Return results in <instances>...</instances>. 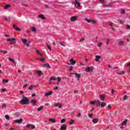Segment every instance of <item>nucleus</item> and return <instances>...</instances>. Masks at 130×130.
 <instances>
[{"mask_svg":"<svg viewBox=\"0 0 130 130\" xmlns=\"http://www.w3.org/2000/svg\"><path fill=\"white\" fill-rule=\"evenodd\" d=\"M19 103L22 105H27V104H29V100L26 96L22 95V99L19 102Z\"/></svg>","mask_w":130,"mask_h":130,"instance_id":"nucleus-1","label":"nucleus"},{"mask_svg":"<svg viewBox=\"0 0 130 130\" xmlns=\"http://www.w3.org/2000/svg\"><path fill=\"white\" fill-rule=\"evenodd\" d=\"M73 4H74L76 8H80V7H81V4H80V2H79L78 0H75L73 2Z\"/></svg>","mask_w":130,"mask_h":130,"instance_id":"nucleus-2","label":"nucleus"},{"mask_svg":"<svg viewBox=\"0 0 130 130\" xmlns=\"http://www.w3.org/2000/svg\"><path fill=\"white\" fill-rule=\"evenodd\" d=\"M70 75H75V77L77 78V80L80 81V79L81 78V74L77 73H71Z\"/></svg>","mask_w":130,"mask_h":130,"instance_id":"nucleus-3","label":"nucleus"},{"mask_svg":"<svg viewBox=\"0 0 130 130\" xmlns=\"http://www.w3.org/2000/svg\"><path fill=\"white\" fill-rule=\"evenodd\" d=\"M15 38H12V39H8L7 41L10 42V44H15L16 43V42H15Z\"/></svg>","mask_w":130,"mask_h":130,"instance_id":"nucleus-4","label":"nucleus"},{"mask_svg":"<svg viewBox=\"0 0 130 130\" xmlns=\"http://www.w3.org/2000/svg\"><path fill=\"white\" fill-rule=\"evenodd\" d=\"M22 121H23V119H20L14 120V122H15V123H22Z\"/></svg>","mask_w":130,"mask_h":130,"instance_id":"nucleus-5","label":"nucleus"},{"mask_svg":"<svg viewBox=\"0 0 130 130\" xmlns=\"http://www.w3.org/2000/svg\"><path fill=\"white\" fill-rule=\"evenodd\" d=\"M30 103H31V104H32V105L34 106V105H35L36 103H37V100H32L31 101H30Z\"/></svg>","mask_w":130,"mask_h":130,"instance_id":"nucleus-6","label":"nucleus"},{"mask_svg":"<svg viewBox=\"0 0 130 130\" xmlns=\"http://www.w3.org/2000/svg\"><path fill=\"white\" fill-rule=\"evenodd\" d=\"M67 126L66 124H63L60 127V130H67Z\"/></svg>","mask_w":130,"mask_h":130,"instance_id":"nucleus-7","label":"nucleus"},{"mask_svg":"<svg viewBox=\"0 0 130 130\" xmlns=\"http://www.w3.org/2000/svg\"><path fill=\"white\" fill-rule=\"evenodd\" d=\"M77 19V16H72L71 17L70 21H71V22H75V21H76Z\"/></svg>","mask_w":130,"mask_h":130,"instance_id":"nucleus-8","label":"nucleus"},{"mask_svg":"<svg viewBox=\"0 0 130 130\" xmlns=\"http://www.w3.org/2000/svg\"><path fill=\"white\" fill-rule=\"evenodd\" d=\"M70 62H71V64L72 66H75V64H76V61L74 60L73 59L70 60Z\"/></svg>","mask_w":130,"mask_h":130,"instance_id":"nucleus-9","label":"nucleus"},{"mask_svg":"<svg viewBox=\"0 0 130 130\" xmlns=\"http://www.w3.org/2000/svg\"><path fill=\"white\" fill-rule=\"evenodd\" d=\"M86 72H87V73H90V72H91V73H92V72H93V70H91V68L90 67H87L86 69Z\"/></svg>","mask_w":130,"mask_h":130,"instance_id":"nucleus-10","label":"nucleus"},{"mask_svg":"<svg viewBox=\"0 0 130 130\" xmlns=\"http://www.w3.org/2000/svg\"><path fill=\"white\" fill-rule=\"evenodd\" d=\"M13 28L14 29H15V30H16V31H21V29L19 28L18 27H17V26L16 25V24H14L13 25Z\"/></svg>","mask_w":130,"mask_h":130,"instance_id":"nucleus-11","label":"nucleus"},{"mask_svg":"<svg viewBox=\"0 0 130 130\" xmlns=\"http://www.w3.org/2000/svg\"><path fill=\"white\" fill-rule=\"evenodd\" d=\"M101 58V56L99 55H96L95 60V61H99V59H100Z\"/></svg>","mask_w":130,"mask_h":130,"instance_id":"nucleus-12","label":"nucleus"},{"mask_svg":"<svg viewBox=\"0 0 130 130\" xmlns=\"http://www.w3.org/2000/svg\"><path fill=\"white\" fill-rule=\"evenodd\" d=\"M50 95H52V91H49V92L45 93L46 97H47V96H50Z\"/></svg>","mask_w":130,"mask_h":130,"instance_id":"nucleus-13","label":"nucleus"},{"mask_svg":"<svg viewBox=\"0 0 130 130\" xmlns=\"http://www.w3.org/2000/svg\"><path fill=\"white\" fill-rule=\"evenodd\" d=\"M21 41L23 44H26L27 43V42H28V40L25 39H21Z\"/></svg>","mask_w":130,"mask_h":130,"instance_id":"nucleus-14","label":"nucleus"},{"mask_svg":"<svg viewBox=\"0 0 130 130\" xmlns=\"http://www.w3.org/2000/svg\"><path fill=\"white\" fill-rule=\"evenodd\" d=\"M43 67L44 68H48V69H50V68H51L48 63L44 64Z\"/></svg>","mask_w":130,"mask_h":130,"instance_id":"nucleus-15","label":"nucleus"},{"mask_svg":"<svg viewBox=\"0 0 130 130\" xmlns=\"http://www.w3.org/2000/svg\"><path fill=\"white\" fill-rule=\"evenodd\" d=\"M100 98L102 101H104V99H105V97L104 96V95L103 94H101L100 95Z\"/></svg>","mask_w":130,"mask_h":130,"instance_id":"nucleus-16","label":"nucleus"},{"mask_svg":"<svg viewBox=\"0 0 130 130\" xmlns=\"http://www.w3.org/2000/svg\"><path fill=\"white\" fill-rule=\"evenodd\" d=\"M39 18H41L42 20H45V17H44V15H38Z\"/></svg>","mask_w":130,"mask_h":130,"instance_id":"nucleus-17","label":"nucleus"},{"mask_svg":"<svg viewBox=\"0 0 130 130\" xmlns=\"http://www.w3.org/2000/svg\"><path fill=\"white\" fill-rule=\"evenodd\" d=\"M105 106H106V103L104 102H102L101 104V107L102 108H103V107H104Z\"/></svg>","mask_w":130,"mask_h":130,"instance_id":"nucleus-18","label":"nucleus"},{"mask_svg":"<svg viewBox=\"0 0 130 130\" xmlns=\"http://www.w3.org/2000/svg\"><path fill=\"white\" fill-rule=\"evenodd\" d=\"M92 122H93V123H97V122H98V119H97V118L93 119Z\"/></svg>","mask_w":130,"mask_h":130,"instance_id":"nucleus-19","label":"nucleus"},{"mask_svg":"<svg viewBox=\"0 0 130 130\" xmlns=\"http://www.w3.org/2000/svg\"><path fill=\"white\" fill-rule=\"evenodd\" d=\"M124 44V41H120L119 42V46H123Z\"/></svg>","mask_w":130,"mask_h":130,"instance_id":"nucleus-20","label":"nucleus"},{"mask_svg":"<svg viewBox=\"0 0 130 130\" xmlns=\"http://www.w3.org/2000/svg\"><path fill=\"white\" fill-rule=\"evenodd\" d=\"M55 107H59V108H61V107H62V106L61 105H60V104L57 103V104H56L55 105Z\"/></svg>","mask_w":130,"mask_h":130,"instance_id":"nucleus-21","label":"nucleus"},{"mask_svg":"<svg viewBox=\"0 0 130 130\" xmlns=\"http://www.w3.org/2000/svg\"><path fill=\"white\" fill-rule=\"evenodd\" d=\"M109 26L111 27V29H112L113 31H114L115 29L113 28V23H109Z\"/></svg>","mask_w":130,"mask_h":130,"instance_id":"nucleus-22","label":"nucleus"},{"mask_svg":"<svg viewBox=\"0 0 130 130\" xmlns=\"http://www.w3.org/2000/svg\"><path fill=\"white\" fill-rule=\"evenodd\" d=\"M127 99H128V96H127V95H124L123 97V100H124V101H125V100H127Z\"/></svg>","mask_w":130,"mask_h":130,"instance_id":"nucleus-23","label":"nucleus"},{"mask_svg":"<svg viewBox=\"0 0 130 130\" xmlns=\"http://www.w3.org/2000/svg\"><path fill=\"white\" fill-rule=\"evenodd\" d=\"M56 80H57V78H55V77H52L50 78V81H56Z\"/></svg>","mask_w":130,"mask_h":130,"instance_id":"nucleus-24","label":"nucleus"},{"mask_svg":"<svg viewBox=\"0 0 130 130\" xmlns=\"http://www.w3.org/2000/svg\"><path fill=\"white\" fill-rule=\"evenodd\" d=\"M127 124V120H124L122 123V125H126Z\"/></svg>","mask_w":130,"mask_h":130,"instance_id":"nucleus-25","label":"nucleus"},{"mask_svg":"<svg viewBox=\"0 0 130 130\" xmlns=\"http://www.w3.org/2000/svg\"><path fill=\"white\" fill-rule=\"evenodd\" d=\"M36 52H37L38 54H39V55H40L41 56V57L43 56V55H42V54L41 53L39 50H36Z\"/></svg>","mask_w":130,"mask_h":130,"instance_id":"nucleus-26","label":"nucleus"},{"mask_svg":"<svg viewBox=\"0 0 130 130\" xmlns=\"http://www.w3.org/2000/svg\"><path fill=\"white\" fill-rule=\"evenodd\" d=\"M10 7H11V5L8 4V5H6L5 6H4V9H5V10H7V9H9V8H10Z\"/></svg>","mask_w":130,"mask_h":130,"instance_id":"nucleus-27","label":"nucleus"},{"mask_svg":"<svg viewBox=\"0 0 130 130\" xmlns=\"http://www.w3.org/2000/svg\"><path fill=\"white\" fill-rule=\"evenodd\" d=\"M37 74H38L39 76L40 77L42 75V72L41 71H38L37 72Z\"/></svg>","mask_w":130,"mask_h":130,"instance_id":"nucleus-28","label":"nucleus"},{"mask_svg":"<svg viewBox=\"0 0 130 130\" xmlns=\"http://www.w3.org/2000/svg\"><path fill=\"white\" fill-rule=\"evenodd\" d=\"M49 121H51V122H52L53 123H55V119H54L51 118L49 119Z\"/></svg>","mask_w":130,"mask_h":130,"instance_id":"nucleus-29","label":"nucleus"},{"mask_svg":"<svg viewBox=\"0 0 130 130\" xmlns=\"http://www.w3.org/2000/svg\"><path fill=\"white\" fill-rule=\"evenodd\" d=\"M2 82H3V84H5V83H9V80H6V79H3Z\"/></svg>","mask_w":130,"mask_h":130,"instance_id":"nucleus-30","label":"nucleus"},{"mask_svg":"<svg viewBox=\"0 0 130 130\" xmlns=\"http://www.w3.org/2000/svg\"><path fill=\"white\" fill-rule=\"evenodd\" d=\"M31 30L32 32H36V27H32L31 28Z\"/></svg>","mask_w":130,"mask_h":130,"instance_id":"nucleus-31","label":"nucleus"},{"mask_svg":"<svg viewBox=\"0 0 130 130\" xmlns=\"http://www.w3.org/2000/svg\"><path fill=\"white\" fill-rule=\"evenodd\" d=\"M9 60H10V61H11V62H13L14 63H15V60H14V59L12 58H9Z\"/></svg>","mask_w":130,"mask_h":130,"instance_id":"nucleus-32","label":"nucleus"},{"mask_svg":"<svg viewBox=\"0 0 130 130\" xmlns=\"http://www.w3.org/2000/svg\"><path fill=\"white\" fill-rule=\"evenodd\" d=\"M46 45L47 47V48H48V49H49V50H51V47L50 46H49V45H48V44L46 43Z\"/></svg>","mask_w":130,"mask_h":130,"instance_id":"nucleus-33","label":"nucleus"},{"mask_svg":"<svg viewBox=\"0 0 130 130\" xmlns=\"http://www.w3.org/2000/svg\"><path fill=\"white\" fill-rule=\"evenodd\" d=\"M117 74H118V75H124V74H125V72L122 71V72H119V73H118Z\"/></svg>","mask_w":130,"mask_h":130,"instance_id":"nucleus-34","label":"nucleus"},{"mask_svg":"<svg viewBox=\"0 0 130 130\" xmlns=\"http://www.w3.org/2000/svg\"><path fill=\"white\" fill-rule=\"evenodd\" d=\"M57 80H58V83H57V85H58V83H60V81H61V79L60 78V77H58Z\"/></svg>","mask_w":130,"mask_h":130,"instance_id":"nucleus-35","label":"nucleus"},{"mask_svg":"<svg viewBox=\"0 0 130 130\" xmlns=\"http://www.w3.org/2000/svg\"><path fill=\"white\" fill-rule=\"evenodd\" d=\"M4 19H5V21H9V20L11 19V17H4Z\"/></svg>","mask_w":130,"mask_h":130,"instance_id":"nucleus-36","label":"nucleus"},{"mask_svg":"<svg viewBox=\"0 0 130 130\" xmlns=\"http://www.w3.org/2000/svg\"><path fill=\"white\" fill-rule=\"evenodd\" d=\"M42 109H43V107H42V106L38 108V111H41Z\"/></svg>","mask_w":130,"mask_h":130,"instance_id":"nucleus-37","label":"nucleus"},{"mask_svg":"<svg viewBox=\"0 0 130 130\" xmlns=\"http://www.w3.org/2000/svg\"><path fill=\"white\" fill-rule=\"evenodd\" d=\"M75 122V120H71L70 122V125H72V124H74V123Z\"/></svg>","mask_w":130,"mask_h":130,"instance_id":"nucleus-38","label":"nucleus"},{"mask_svg":"<svg viewBox=\"0 0 130 130\" xmlns=\"http://www.w3.org/2000/svg\"><path fill=\"white\" fill-rule=\"evenodd\" d=\"M5 118L6 119H7V120H9L10 119V116L8 115H5Z\"/></svg>","mask_w":130,"mask_h":130,"instance_id":"nucleus-39","label":"nucleus"},{"mask_svg":"<svg viewBox=\"0 0 130 130\" xmlns=\"http://www.w3.org/2000/svg\"><path fill=\"white\" fill-rule=\"evenodd\" d=\"M0 52H2V53H5V54L8 53V51L2 50H0Z\"/></svg>","mask_w":130,"mask_h":130,"instance_id":"nucleus-40","label":"nucleus"},{"mask_svg":"<svg viewBox=\"0 0 130 130\" xmlns=\"http://www.w3.org/2000/svg\"><path fill=\"white\" fill-rule=\"evenodd\" d=\"M85 20L87 22V23H91V20L88 19L87 18H85Z\"/></svg>","mask_w":130,"mask_h":130,"instance_id":"nucleus-41","label":"nucleus"},{"mask_svg":"<svg viewBox=\"0 0 130 130\" xmlns=\"http://www.w3.org/2000/svg\"><path fill=\"white\" fill-rule=\"evenodd\" d=\"M33 87H34V86L30 85V86L29 87H28V90H33Z\"/></svg>","mask_w":130,"mask_h":130,"instance_id":"nucleus-42","label":"nucleus"},{"mask_svg":"<svg viewBox=\"0 0 130 130\" xmlns=\"http://www.w3.org/2000/svg\"><path fill=\"white\" fill-rule=\"evenodd\" d=\"M126 29H127V30H129V29H130V25H128V24L126 25Z\"/></svg>","mask_w":130,"mask_h":130,"instance_id":"nucleus-43","label":"nucleus"},{"mask_svg":"<svg viewBox=\"0 0 130 130\" xmlns=\"http://www.w3.org/2000/svg\"><path fill=\"white\" fill-rule=\"evenodd\" d=\"M60 122H61V123H63V122H66V119H61Z\"/></svg>","mask_w":130,"mask_h":130,"instance_id":"nucleus-44","label":"nucleus"},{"mask_svg":"<svg viewBox=\"0 0 130 130\" xmlns=\"http://www.w3.org/2000/svg\"><path fill=\"white\" fill-rule=\"evenodd\" d=\"M118 22H119V23L120 24H123V21H122V20H120V19H119V20H118Z\"/></svg>","mask_w":130,"mask_h":130,"instance_id":"nucleus-45","label":"nucleus"},{"mask_svg":"<svg viewBox=\"0 0 130 130\" xmlns=\"http://www.w3.org/2000/svg\"><path fill=\"white\" fill-rule=\"evenodd\" d=\"M60 45H61V46H66L65 45H64V44L63 43V42H60Z\"/></svg>","mask_w":130,"mask_h":130,"instance_id":"nucleus-46","label":"nucleus"},{"mask_svg":"<svg viewBox=\"0 0 130 130\" xmlns=\"http://www.w3.org/2000/svg\"><path fill=\"white\" fill-rule=\"evenodd\" d=\"M121 14H125V11H124V10H122L121 12Z\"/></svg>","mask_w":130,"mask_h":130,"instance_id":"nucleus-47","label":"nucleus"},{"mask_svg":"<svg viewBox=\"0 0 130 130\" xmlns=\"http://www.w3.org/2000/svg\"><path fill=\"white\" fill-rule=\"evenodd\" d=\"M90 103L92 105H95V104H96V102H91Z\"/></svg>","mask_w":130,"mask_h":130,"instance_id":"nucleus-48","label":"nucleus"},{"mask_svg":"<svg viewBox=\"0 0 130 130\" xmlns=\"http://www.w3.org/2000/svg\"><path fill=\"white\" fill-rule=\"evenodd\" d=\"M126 67H129V70L128 71V72H130V63H128L127 64H126Z\"/></svg>","mask_w":130,"mask_h":130,"instance_id":"nucleus-49","label":"nucleus"},{"mask_svg":"<svg viewBox=\"0 0 130 130\" xmlns=\"http://www.w3.org/2000/svg\"><path fill=\"white\" fill-rule=\"evenodd\" d=\"M98 46L99 47H101V46H102V43H99L98 45Z\"/></svg>","mask_w":130,"mask_h":130,"instance_id":"nucleus-50","label":"nucleus"},{"mask_svg":"<svg viewBox=\"0 0 130 130\" xmlns=\"http://www.w3.org/2000/svg\"><path fill=\"white\" fill-rule=\"evenodd\" d=\"M110 41V40L109 39H107V45H108V44H109V42Z\"/></svg>","mask_w":130,"mask_h":130,"instance_id":"nucleus-51","label":"nucleus"},{"mask_svg":"<svg viewBox=\"0 0 130 130\" xmlns=\"http://www.w3.org/2000/svg\"><path fill=\"white\" fill-rule=\"evenodd\" d=\"M7 105L6 104H3L2 106V108H6Z\"/></svg>","mask_w":130,"mask_h":130,"instance_id":"nucleus-52","label":"nucleus"},{"mask_svg":"<svg viewBox=\"0 0 130 130\" xmlns=\"http://www.w3.org/2000/svg\"><path fill=\"white\" fill-rule=\"evenodd\" d=\"M28 86L27 84H26L24 85V86H23V88L25 89V88H26V87Z\"/></svg>","mask_w":130,"mask_h":130,"instance_id":"nucleus-53","label":"nucleus"},{"mask_svg":"<svg viewBox=\"0 0 130 130\" xmlns=\"http://www.w3.org/2000/svg\"><path fill=\"white\" fill-rule=\"evenodd\" d=\"M95 102H96V103H98V104H99V105H100V104H101V103H100V101H99V100H98Z\"/></svg>","mask_w":130,"mask_h":130,"instance_id":"nucleus-54","label":"nucleus"},{"mask_svg":"<svg viewBox=\"0 0 130 130\" xmlns=\"http://www.w3.org/2000/svg\"><path fill=\"white\" fill-rule=\"evenodd\" d=\"M73 71V67H70V69H69V72H72Z\"/></svg>","mask_w":130,"mask_h":130,"instance_id":"nucleus-55","label":"nucleus"},{"mask_svg":"<svg viewBox=\"0 0 130 130\" xmlns=\"http://www.w3.org/2000/svg\"><path fill=\"white\" fill-rule=\"evenodd\" d=\"M30 127L32 129H34V128H35V126L31 125Z\"/></svg>","mask_w":130,"mask_h":130,"instance_id":"nucleus-56","label":"nucleus"},{"mask_svg":"<svg viewBox=\"0 0 130 130\" xmlns=\"http://www.w3.org/2000/svg\"><path fill=\"white\" fill-rule=\"evenodd\" d=\"M40 60H41V61H42L43 62V61H44L45 59L44 58H40Z\"/></svg>","mask_w":130,"mask_h":130,"instance_id":"nucleus-57","label":"nucleus"},{"mask_svg":"<svg viewBox=\"0 0 130 130\" xmlns=\"http://www.w3.org/2000/svg\"><path fill=\"white\" fill-rule=\"evenodd\" d=\"M92 116H93V115L91 114L88 115V117H90V118H91Z\"/></svg>","mask_w":130,"mask_h":130,"instance_id":"nucleus-58","label":"nucleus"},{"mask_svg":"<svg viewBox=\"0 0 130 130\" xmlns=\"http://www.w3.org/2000/svg\"><path fill=\"white\" fill-rule=\"evenodd\" d=\"M31 124H29L26 125V127H31Z\"/></svg>","mask_w":130,"mask_h":130,"instance_id":"nucleus-59","label":"nucleus"},{"mask_svg":"<svg viewBox=\"0 0 130 130\" xmlns=\"http://www.w3.org/2000/svg\"><path fill=\"white\" fill-rule=\"evenodd\" d=\"M25 45H26V46H27V47H29L30 46V44L29 43H26Z\"/></svg>","mask_w":130,"mask_h":130,"instance_id":"nucleus-60","label":"nucleus"},{"mask_svg":"<svg viewBox=\"0 0 130 130\" xmlns=\"http://www.w3.org/2000/svg\"><path fill=\"white\" fill-rule=\"evenodd\" d=\"M35 93H32V94H31V97H35Z\"/></svg>","mask_w":130,"mask_h":130,"instance_id":"nucleus-61","label":"nucleus"},{"mask_svg":"<svg viewBox=\"0 0 130 130\" xmlns=\"http://www.w3.org/2000/svg\"><path fill=\"white\" fill-rule=\"evenodd\" d=\"M100 2H101L102 4H103L104 0H100Z\"/></svg>","mask_w":130,"mask_h":130,"instance_id":"nucleus-62","label":"nucleus"},{"mask_svg":"<svg viewBox=\"0 0 130 130\" xmlns=\"http://www.w3.org/2000/svg\"><path fill=\"white\" fill-rule=\"evenodd\" d=\"M10 130H16V128H11Z\"/></svg>","mask_w":130,"mask_h":130,"instance_id":"nucleus-63","label":"nucleus"},{"mask_svg":"<svg viewBox=\"0 0 130 130\" xmlns=\"http://www.w3.org/2000/svg\"><path fill=\"white\" fill-rule=\"evenodd\" d=\"M111 93L112 94H113V93H114V90L113 89L112 90Z\"/></svg>","mask_w":130,"mask_h":130,"instance_id":"nucleus-64","label":"nucleus"}]
</instances>
